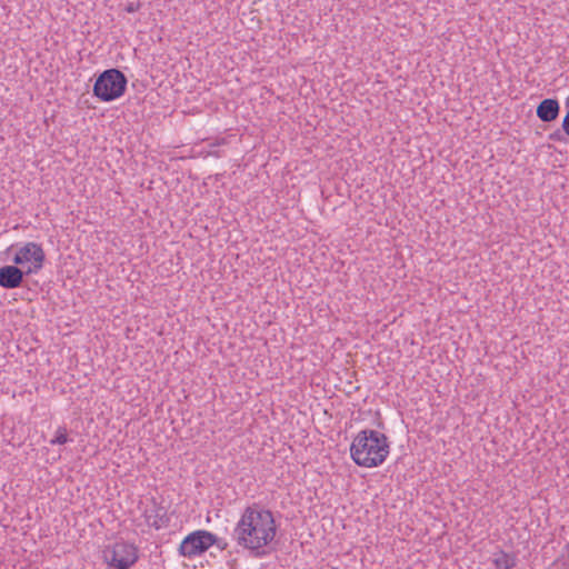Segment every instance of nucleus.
<instances>
[{"instance_id": "nucleus-16", "label": "nucleus", "mask_w": 569, "mask_h": 569, "mask_svg": "<svg viewBox=\"0 0 569 569\" xmlns=\"http://www.w3.org/2000/svg\"><path fill=\"white\" fill-rule=\"evenodd\" d=\"M492 563L498 568V558H495V559L492 560Z\"/></svg>"}, {"instance_id": "nucleus-14", "label": "nucleus", "mask_w": 569, "mask_h": 569, "mask_svg": "<svg viewBox=\"0 0 569 569\" xmlns=\"http://www.w3.org/2000/svg\"><path fill=\"white\" fill-rule=\"evenodd\" d=\"M562 129L565 133L569 137V110L567 111L565 118L562 119Z\"/></svg>"}, {"instance_id": "nucleus-12", "label": "nucleus", "mask_w": 569, "mask_h": 569, "mask_svg": "<svg viewBox=\"0 0 569 569\" xmlns=\"http://www.w3.org/2000/svg\"><path fill=\"white\" fill-rule=\"evenodd\" d=\"M502 565L505 569H511L515 566V559L500 550V566Z\"/></svg>"}, {"instance_id": "nucleus-5", "label": "nucleus", "mask_w": 569, "mask_h": 569, "mask_svg": "<svg viewBox=\"0 0 569 569\" xmlns=\"http://www.w3.org/2000/svg\"><path fill=\"white\" fill-rule=\"evenodd\" d=\"M44 260L46 253L42 246L32 241L21 246L12 258V262L17 266L30 263L24 270L27 274L38 273L43 268Z\"/></svg>"}, {"instance_id": "nucleus-6", "label": "nucleus", "mask_w": 569, "mask_h": 569, "mask_svg": "<svg viewBox=\"0 0 569 569\" xmlns=\"http://www.w3.org/2000/svg\"><path fill=\"white\" fill-rule=\"evenodd\" d=\"M208 548V531L194 530L187 535L178 547V553L181 557L192 559L203 555Z\"/></svg>"}, {"instance_id": "nucleus-2", "label": "nucleus", "mask_w": 569, "mask_h": 569, "mask_svg": "<svg viewBox=\"0 0 569 569\" xmlns=\"http://www.w3.org/2000/svg\"><path fill=\"white\" fill-rule=\"evenodd\" d=\"M390 453L388 437L373 429L360 430L350 445L352 461L363 468L381 466Z\"/></svg>"}, {"instance_id": "nucleus-9", "label": "nucleus", "mask_w": 569, "mask_h": 569, "mask_svg": "<svg viewBox=\"0 0 569 569\" xmlns=\"http://www.w3.org/2000/svg\"><path fill=\"white\" fill-rule=\"evenodd\" d=\"M560 106L556 99H543L537 107V117L543 122H551L559 116Z\"/></svg>"}, {"instance_id": "nucleus-17", "label": "nucleus", "mask_w": 569, "mask_h": 569, "mask_svg": "<svg viewBox=\"0 0 569 569\" xmlns=\"http://www.w3.org/2000/svg\"><path fill=\"white\" fill-rule=\"evenodd\" d=\"M13 248H14V246H13V244H12V246H10V247L8 248V251L12 250Z\"/></svg>"}, {"instance_id": "nucleus-13", "label": "nucleus", "mask_w": 569, "mask_h": 569, "mask_svg": "<svg viewBox=\"0 0 569 569\" xmlns=\"http://www.w3.org/2000/svg\"><path fill=\"white\" fill-rule=\"evenodd\" d=\"M140 8H141L140 1H130V2L126 3L124 11H127L128 13H133V12H137Z\"/></svg>"}, {"instance_id": "nucleus-15", "label": "nucleus", "mask_w": 569, "mask_h": 569, "mask_svg": "<svg viewBox=\"0 0 569 569\" xmlns=\"http://www.w3.org/2000/svg\"><path fill=\"white\" fill-rule=\"evenodd\" d=\"M551 138L560 140V132L556 131L553 134H551Z\"/></svg>"}, {"instance_id": "nucleus-4", "label": "nucleus", "mask_w": 569, "mask_h": 569, "mask_svg": "<svg viewBox=\"0 0 569 569\" xmlns=\"http://www.w3.org/2000/svg\"><path fill=\"white\" fill-rule=\"evenodd\" d=\"M104 560L113 569H131L139 560V549L134 543L117 541L104 550Z\"/></svg>"}, {"instance_id": "nucleus-3", "label": "nucleus", "mask_w": 569, "mask_h": 569, "mask_svg": "<svg viewBox=\"0 0 569 569\" xmlns=\"http://www.w3.org/2000/svg\"><path fill=\"white\" fill-rule=\"evenodd\" d=\"M127 84L128 79L121 70L107 69L97 77L92 93L100 101L110 102L124 94Z\"/></svg>"}, {"instance_id": "nucleus-8", "label": "nucleus", "mask_w": 569, "mask_h": 569, "mask_svg": "<svg viewBox=\"0 0 569 569\" xmlns=\"http://www.w3.org/2000/svg\"><path fill=\"white\" fill-rule=\"evenodd\" d=\"M143 518L147 525L154 528L156 530L166 528L170 523V517L168 515L167 508L160 503H157L154 500L152 507L147 508L143 511Z\"/></svg>"}, {"instance_id": "nucleus-1", "label": "nucleus", "mask_w": 569, "mask_h": 569, "mask_svg": "<svg viewBox=\"0 0 569 569\" xmlns=\"http://www.w3.org/2000/svg\"><path fill=\"white\" fill-rule=\"evenodd\" d=\"M277 533V525L271 510L253 502L247 506L236 523L231 538L238 547L260 556Z\"/></svg>"}, {"instance_id": "nucleus-7", "label": "nucleus", "mask_w": 569, "mask_h": 569, "mask_svg": "<svg viewBox=\"0 0 569 569\" xmlns=\"http://www.w3.org/2000/svg\"><path fill=\"white\" fill-rule=\"evenodd\" d=\"M28 276L24 270L17 264H6L0 268V287L3 289H16L22 286L24 277Z\"/></svg>"}, {"instance_id": "nucleus-10", "label": "nucleus", "mask_w": 569, "mask_h": 569, "mask_svg": "<svg viewBox=\"0 0 569 569\" xmlns=\"http://www.w3.org/2000/svg\"><path fill=\"white\" fill-rule=\"evenodd\" d=\"M216 546L218 549L226 550L229 546L226 539L219 538L214 533L208 531V548Z\"/></svg>"}, {"instance_id": "nucleus-11", "label": "nucleus", "mask_w": 569, "mask_h": 569, "mask_svg": "<svg viewBox=\"0 0 569 569\" xmlns=\"http://www.w3.org/2000/svg\"><path fill=\"white\" fill-rule=\"evenodd\" d=\"M69 441L68 430L66 427H59L56 430L54 437L50 440V445H64Z\"/></svg>"}]
</instances>
